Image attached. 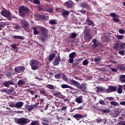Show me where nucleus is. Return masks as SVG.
Returning <instances> with one entry per match:
<instances>
[{
  "mask_svg": "<svg viewBox=\"0 0 125 125\" xmlns=\"http://www.w3.org/2000/svg\"><path fill=\"white\" fill-rule=\"evenodd\" d=\"M70 82L71 84L74 85V86L78 88L80 91H81L83 92H86V87L87 86V84L85 83H83L81 84L76 81L75 80H74L73 79H70Z\"/></svg>",
  "mask_w": 125,
  "mask_h": 125,
  "instance_id": "1",
  "label": "nucleus"
},
{
  "mask_svg": "<svg viewBox=\"0 0 125 125\" xmlns=\"http://www.w3.org/2000/svg\"><path fill=\"white\" fill-rule=\"evenodd\" d=\"M40 29L41 32V37L39 38V40L45 43V42H46L48 40V30L47 29L44 27H41Z\"/></svg>",
  "mask_w": 125,
  "mask_h": 125,
  "instance_id": "2",
  "label": "nucleus"
},
{
  "mask_svg": "<svg viewBox=\"0 0 125 125\" xmlns=\"http://www.w3.org/2000/svg\"><path fill=\"white\" fill-rule=\"evenodd\" d=\"M31 120L27 118H17L14 120V123L20 125H24L26 124H29Z\"/></svg>",
  "mask_w": 125,
  "mask_h": 125,
  "instance_id": "3",
  "label": "nucleus"
},
{
  "mask_svg": "<svg viewBox=\"0 0 125 125\" xmlns=\"http://www.w3.org/2000/svg\"><path fill=\"white\" fill-rule=\"evenodd\" d=\"M40 62L39 61L36 60H31L30 62V65L31 69L33 70H37L39 69Z\"/></svg>",
  "mask_w": 125,
  "mask_h": 125,
  "instance_id": "4",
  "label": "nucleus"
},
{
  "mask_svg": "<svg viewBox=\"0 0 125 125\" xmlns=\"http://www.w3.org/2000/svg\"><path fill=\"white\" fill-rule=\"evenodd\" d=\"M1 15L5 18H8V20H12V15L10 12L8 11L6 9H3L0 12Z\"/></svg>",
  "mask_w": 125,
  "mask_h": 125,
  "instance_id": "5",
  "label": "nucleus"
},
{
  "mask_svg": "<svg viewBox=\"0 0 125 125\" xmlns=\"http://www.w3.org/2000/svg\"><path fill=\"white\" fill-rule=\"evenodd\" d=\"M30 9L28 8H26L24 6H21L19 8V12H20L21 17H24L25 16L29 13Z\"/></svg>",
  "mask_w": 125,
  "mask_h": 125,
  "instance_id": "6",
  "label": "nucleus"
},
{
  "mask_svg": "<svg viewBox=\"0 0 125 125\" xmlns=\"http://www.w3.org/2000/svg\"><path fill=\"white\" fill-rule=\"evenodd\" d=\"M91 33V29H86L84 31V38L87 41H89L92 39V36L90 35Z\"/></svg>",
  "mask_w": 125,
  "mask_h": 125,
  "instance_id": "7",
  "label": "nucleus"
},
{
  "mask_svg": "<svg viewBox=\"0 0 125 125\" xmlns=\"http://www.w3.org/2000/svg\"><path fill=\"white\" fill-rule=\"evenodd\" d=\"M118 89V86H108V88L104 90L107 93H111L112 92H116Z\"/></svg>",
  "mask_w": 125,
  "mask_h": 125,
  "instance_id": "8",
  "label": "nucleus"
},
{
  "mask_svg": "<svg viewBox=\"0 0 125 125\" xmlns=\"http://www.w3.org/2000/svg\"><path fill=\"white\" fill-rule=\"evenodd\" d=\"M87 116V114H76L73 115V118H75L77 121H79L85 118V117Z\"/></svg>",
  "mask_w": 125,
  "mask_h": 125,
  "instance_id": "9",
  "label": "nucleus"
},
{
  "mask_svg": "<svg viewBox=\"0 0 125 125\" xmlns=\"http://www.w3.org/2000/svg\"><path fill=\"white\" fill-rule=\"evenodd\" d=\"M75 5V4L71 0H68L65 2V6L68 9L72 8Z\"/></svg>",
  "mask_w": 125,
  "mask_h": 125,
  "instance_id": "10",
  "label": "nucleus"
},
{
  "mask_svg": "<svg viewBox=\"0 0 125 125\" xmlns=\"http://www.w3.org/2000/svg\"><path fill=\"white\" fill-rule=\"evenodd\" d=\"M14 71L18 73H22L25 71V67L23 66H18L14 68Z\"/></svg>",
  "mask_w": 125,
  "mask_h": 125,
  "instance_id": "11",
  "label": "nucleus"
},
{
  "mask_svg": "<svg viewBox=\"0 0 125 125\" xmlns=\"http://www.w3.org/2000/svg\"><path fill=\"white\" fill-rule=\"evenodd\" d=\"M3 84L5 86V87H6L7 88H9V85H14L15 83H14V81H13V80H9V81H7L4 82Z\"/></svg>",
  "mask_w": 125,
  "mask_h": 125,
  "instance_id": "12",
  "label": "nucleus"
},
{
  "mask_svg": "<svg viewBox=\"0 0 125 125\" xmlns=\"http://www.w3.org/2000/svg\"><path fill=\"white\" fill-rule=\"evenodd\" d=\"M61 61V58L59 56L56 58H55L54 62H53L54 66H57L59 65Z\"/></svg>",
  "mask_w": 125,
  "mask_h": 125,
  "instance_id": "13",
  "label": "nucleus"
},
{
  "mask_svg": "<svg viewBox=\"0 0 125 125\" xmlns=\"http://www.w3.org/2000/svg\"><path fill=\"white\" fill-rule=\"evenodd\" d=\"M24 103L22 101H19L16 104V108L20 109L23 106Z\"/></svg>",
  "mask_w": 125,
  "mask_h": 125,
  "instance_id": "14",
  "label": "nucleus"
},
{
  "mask_svg": "<svg viewBox=\"0 0 125 125\" xmlns=\"http://www.w3.org/2000/svg\"><path fill=\"white\" fill-rule=\"evenodd\" d=\"M86 24L89 26H94V22L90 20L88 18H87L86 20Z\"/></svg>",
  "mask_w": 125,
  "mask_h": 125,
  "instance_id": "15",
  "label": "nucleus"
},
{
  "mask_svg": "<svg viewBox=\"0 0 125 125\" xmlns=\"http://www.w3.org/2000/svg\"><path fill=\"white\" fill-rule=\"evenodd\" d=\"M98 46H100V47H103L102 43L101 42H97L96 43H94L93 44V45H92V47H93V48H95Z\"/></svg>",
  "mask_w": 125,
  "mask_h": 125,
  "instance_id": "16",
  "label": "nucleus"
},
{
  "mask_svg": "<svg viewBox=\"0 0 125 125\" xmlns=\"http://www.w3.org/2000/svg\"><path fill=\"white\" fill-rule=\"evenodd\" d=\"M96 121H97V123H100V122L103 123L102 121H104V122H103V124H106V119L104 118L103 119H102L101 118L98 117V118L96 119Z\"/></svg>",
  "mask_w": 125,
  "mask_h": 125,
  "instance_id": "17",
  "label": "nucleus"
},
{
  "mask_svg": "<svg viewBox=\"0 0 125 125\" xmlns=\"http://www.w3.org/2000/svg\"><path fill=\"white\" fill-rule=\"evenodd\" d=\"M75 102L78 103V104H81L83 102V96H81L76 98Z\"/></svg>",
  "mask_w": 125,
  "mask_h": 125,
  "instance_id": "18",
  "label": "nucleus"
},
{
  "mask_svg": "<svg viewBox=\"0 0 125 125\" xmlns=\"http://www.w3.org/2000/svg\"><path fill=\"white\" fill-rule=\"evenodd\" d=\"M56 114H52V112L48 113L46 114L47 117L49 118V119H54V116Z\"/></svg>",
  "mask_w": 125,
  "mask_h": 125,
  "instance_id": "19",
  "label": "nucleus"
},
{
  "mask_svg": "<svg viewBox=\"0 0 125 125\" xmlns=\"http://www.w3.org/2000/svg\"><path fill=\"white\" fill-rule=\"evenodd\" d=\"M46 87L51 90H54V89H55V87H54V86L51 84H46Z\"/></svg>",
  "mask_w": 125,
  "mask_h": 125,
  "instance_id": "20",
  "label": "nucleus"
},
{
  "mask_svg": "<svg viewBox=\"0 0 125 125\" xmlns=\"http://www.w3.org/2000/svg\"><path fill=\"white\" fill-rule=\"evenodd\" d=\"M97 90H96V92L98 93L104 92L105 91V89L103 88L102 87L100 86H97Z\"/></svg>",
  "mask_w": 125,
  "mask_h": 125,
  "instance_id": "21",
  "label": "nucleus"
},
{
  "mask_svg": "<svg viewBox=\"0 0 125 125\" xmlns=\"http://www.w3.org/2000/svg\"><path fill=\"white\" fill-rule=\"evenodd\" d=\"M61 15L64 18L67 17V16L69 15V12L68 11H63Z\"/></svg>",
  "mask_w": 125,
  "mask_h": 125,
  "instance_id": "22",
  "label": "nucleus"
},
{
  "mask_svg": "<svg viewBox=\"0 0 125 125\" xmlns=\"http://www.w3.org/2000/svg\"><path fill=\"white\" fill-rule=\"evenodd\" d=\"M54 57H55V54L54 53L51 54V55L49 56V57L48 58L49 62H51L54 60Z\"/></svg>",
  "mask_w": 125,
  "mask_h": 125,
  "instance_id": "23",
  "label": "nucleus"
},
{
  "mask_svg": "<svg viewBox=\"0 0 125 125\" xmlns=\"http://www.w3.org/2000/svg\"><path fill=\"white\" fill-rule=\"evenodd\" d=\"M80 6H81L82 8L85 9L86 7H88V4L84 2H83L80 3Z\"/></svg>",
  "mask_w": 125,
  "mask_h": 125,
  "instance_id": "24",
  "label": "nucleus"
},
{
  "mask_svg": "<svg viewBox=\"0 0 125 125\" xmlns=\"http://www.w3.org/2000/svg\"><path fill=\"white\" fill-rule=\"evenodd\" d=\"M77 36V34L75 32L71 33L69 35V38L70 39H75Z\"/></svg>",
  "mask_w": 125,
  "mask_h": 125,
  "instance_id": "25",
  "label": "nucleus"
},
{
  "mask_svg": "<svg viewBox=\"0 0 125 125\" xmlns=\"http://www.w3.org/2000/svg\"><path fill=\"white\" fill-rule=\"evenodd\" d=\"M25 83V81H24L22 79H21V80H19V81L18 82L17 84L19 86H20L21 85H24Z\"/></svg>",
  "mask_w": 125,
  "mask_h": 125,
  "instance_id": "26",
  "label": "nucleus"
},
{
  "mask_svg": "<svg viewBox=\"0 0 125 125\" xmlns=\"http://www.w3.org/2000/svg\"><path fill=\"white\" fill-rule=\"evenodd\" d=\"M39 92L42 94V95H43L44 96L48 97V94L46 92H45L44 90L41 89L40 90Z\"/></svg>",
  "mask_w": 125,
  "mask_h": 125,
  "instance_id": "27",
  "label": "nucleus"
},
{
  "mask_svg": "<svg viewBox=\"0 0 125 125\" xmlns=\"http://www.w3.org/2000/svg\"><path fill=\"white\" fill-rule=\"evenodd\" d=\"M13 38L15 39H18L21 40H23L24 39V38L23 36H13Z\"/></svg>",
  "mask_w": 125,
  "mask_h": 125,
  "instance_id": "28",
  "label": "nucleus"
},
{
  "mask_svg": "<svg viewBox=\"0 0 125 125\" xmlns=\"http://www.w3.org/2000/svg\"><path fill=\"white\" fill-rule=\"evenodd\" d=\"M110 104L112 106H120V104H119L118 102H116L115 101H111L110 102Z\"/></svg>",
  "mask_w": 125,
  "mask_h": 125,
  "instance_id": "29",
  "label": "nucleus"
},
{
  "mask_svg": "<svg viewBox=\"0 0 125 125\" xmlns=\"http://www.w3.org/2000/svg\"><path fill=\"white\" fill-rule=\"evenodd\" d=\"M123 86L121 85H119V88L118 89V93L120 94L122 93L123 92Z\"/></svg>",
  "mask_w": 125,
  "mask_h": 125,
  "instance_id": "30",
  "label": "nucleus"
},
{
  "mask_svg": "<svg viewBox=\"0 0 125 125\" xmlns=\"http://www.w3.org/2000/svg\"><path fill=\"white\" fill-rule=\"evenodd\" d=\"M49 122L47 120L45 119H42V125H49Z\"/></svg>",
  "mask_w": 125,
  "mask_h": 125,
  "instance_id": "31",
  "label": "nucleus"
},
{
  "mask_svg": "<svg viewBox=\"0 0 125 125\" xmlns=\"http://www.w3.org/2000/svg\"><path fill=\"white\" fill-rule=\"evenodd\" d=\"M120 80L122 83H125V75H121V76H120Z\"/></svg>",
  "mask_w": 125,
  "mask_h": 125,
  "instance_id": "32",
  "label": "nucleus"
},
{
  "mask_svg": "<svg viewBox=\"0 0 125 125\" xmlns=\"http://www.w3.org/2000/svg\"><path fill=\"white\" fill-rule=\"evenodd\" d=\"M76 55V53L74 52L69 54V58L74 59L75 58V56Z\"/></svg>",
  "mask_w": 125,
  "mask_h": 125,
  "instance_id": "33",
  "label": "nucleus"
},
{
  "mask_svg": "<svg viewBox=\"0 0 125 125\" xmlns=\"http://www.w3.org/2000/svg\"><path fill=\"white\" fill-rule=\"evenodd\" d=\"M30 125H40V123L37 121H33L32 122L30 123Z\"/></svg>",
  "mask_w": 125,
  "mask_h": 125,
  "instance_id": "34",
  "label": "nucleus"
},
{
  "mask_svg": "<svg viewBox=\"0 0 125 125\" xmlns=\"http://www.w3.org/2000/svg\"><path fill=\"white\" fill-rule=\"evenodd\" d=\"M28 23L27 22H24L22 23V27L24 29H26L28 28Z\"/></svg>",
  "mask_w": 125,
  "mask_h": 125,
  "instance_id": "35",
  "label": "nucleus"
},
{
  "mask_svg": "<svg viewBox=\"0 0 125 125\" xmlns=\"http://www.w3.org/2000/svg\"><path fill=\"white\" fill-rule=\"evenodd\" d=\"M61 73H58L55 75V78L56 79H60L61 78Z\"/></svg>",
  "mask_w": 125,
  "mask_h": 125,
  "instance_id": "36",
  "label": "nucleus"
},
{
  "mask_svg": "<svg viewBox=\"0 0 125 125\" xmlns=\"http://www.w3.org/2000/svg\"><path fill=\"white\" fill-rule=\"evenodd\" d=\"M33 33H34V35H39V32H38L37 28L36 27H34Z\"/></svg>",
  "mask_w": 125,
  "mask_h": 125,
  "instance_id": "37",
  "label": "nucleus"
},
{
  "mask_svg": "<svg viewBox=\"0 0 125 125\" xmlns=\"http://www.w3.org/2000/svg\"><path fill=\"white\" fill-rule=\"evenodd\" d=\"M62 80L64 81H67L68 79L67 78V76H66L64 73H62Z\"/></svg>",
  "mask_w": 125,
  "mask_h": 125,
  "instance_id": "38",
  "label": "nucleus"
},
{
  "mask_svg": "<svg viewBox=\"0 0 125 125\" xmlns=\"http://www.w3.org/2000/svg\"><path fill=\"white\" fill-rule=\"evenodd\" d=\"M53 94L55 97H58L59 95H61L62 94V93L60 92H55L53 93Z\"/></svg>",
  "mask_w": 125,
  "mask_h": 125,
  "instance_id": "39",
  "label": "nucleus"
},
{
  "mask_svg": "<svg viewBox=\"0 0 125 125\" xmlns=\"http://www.w3.org/2000/svg\"><path fill=\"white\" fill-rule=\"evenodd\" d=\"M120 47V43L117 42L114 44V49H117Z\"/></svg>",
  "mask_w": 125,
  "mask_h": 125,
  "instance_id": "40",
  "label": "nucleus"
},
{
  "mask_svg": "<svg viewBox=\"0 0 125 125\" xmlns=\"http://www.w3.org/2000/svg\"><path fill=\"white\" fill-rule=\"evenodd\" d=\"M116 38L119 40H122L123 39H124V36L123 35H117L116 36Z\"/></svg>",
  "mask_w": 125,
  "mask_h": 125,
  "instance_id": "41",
  "label": "nucleus"
},
{
  "mask_svg": "<svg viewBox=\"0 0 125 125\" xmlns=\"http://www.w3.org/2000/svg\"><path fill=\"white\" fill-rule=\"evenodd\" d=\"M70 86H69L68 85L66 84H62L61 87L62 88L64 89V88H69Z\"/></svg>",
  "mask_w": 125,
  "mask_h": 125,
  "instance_id": "42",
  "label": "nucleus"
},
{
  "mask_svg": "<svg viewBox=\"0 0 125 125\" xmlns=\"http://www.w3.org/2000/svg\"><path fill=\"white\" fill-rule=\"evenodd\" d=\"M9 106L12 108H16V104H15V103H10Z\"/></svg>",
  "mask_w": 125,
  "mask_h": 125,
  "instance_id": "43",
  "label": "nucleus"
},
{
  "mask_svg": "<svg viewBox=\"0 0 125 125\" xmlns=\"http://www.w3.org/2000/svg\"><path fill=\"white\" fill-rule=\"evenodd\" d=\"M99 104H102V105H106V104H105L104 103V100H100L99 101Z\"/></svg>",
  "mask_w": 125,
  "mask_h": 125,
  "instance_id": "44",
  "label": "nucleus"
},
{
  "mask_svg": "<svg viewBox=\"0 0 125 125\" xmlns=\"http://www.w3.org/2000/svg\"><path fill=\"white\" fill-rule=\"evenodd\" d=\"M49 24H56V21L54 20H52L49 21Z\"/></svg>",
  "mask_w": 125,
  "mask_h": 125,
  "instance_id": "45",
  "label": "nucleus"
},
{
  "mask_svg": "<svg viewBox=\"0 0 125 125\" xmlns=\"http://www.w3.org/2000/svg\"><path fill=\"white\" fill-rule=\"evenodd\" d=\"M101 111L103 113H108L109 112V109H102Z\"/></svg>",
  "mask_w": 125,
  "mask_h": 125,
  "instance_id": "46",
  "label": "nucleus"
},
{
  "mask_svg": "<svg viewBox=\"0 0 125 125\" xmlns=\"http://www.w3.org/2000/svg\"><path fill=\"white\" fill-rule=\"evenodd\" d=\"M110 16L111 17H117V15L115 13H110Z\"/></svg>",
  "mask_w": 125,
  "mask_h": 125,
  "instance_id": "47",
  "label": "nucleus"
},
{
  "mask_svg": "<svg viewBox=\"0 0 125 125\" xmlns=\"http://www.w3.org/2000/svg\"><path fill=\"white\" fill-rule=\"evenodd\" d=\"M88 63V61L87 60H84L83 62V65L84 66H85L86 65H87Z\"/></svg>",
  "mask_w": 125,
  "mask_h": 125,
  "instance_id": "48",
  "label": "nucleus"
},
{
  "mask_svg": "<svg viewBox=\"0 0 125 125\" xmlns=\"http://www.w3.org/2000/svg\"><path fill=\"white\" fill-rule=\"evenodd\" d=\"M112 20H113L115 22H119L120 21V19H119L118 18H116V17L112 18Z\"/></svg>",
  "mask_w": 125,
  "mask_h": 125,
  "instance_id": "49",
  "label": "nucleus"
},
{
  "mask_svg": "<svg viewBox=\"0 0 125 125\" xmlns=\"http://www.w3.org/2000/svg\"><path fill=\"white\" fill-rule=\"evenodd\" d=\"M119 32L121 34H124L125 33V31L124 29H120L119 30Z\"/></svg>",
  "mask_w": 125,
  "mask_h": 125,
  "instance_id": "50",
  "label": "nucleus"
},
{
  "mask_svg": "<svg viewBox=\"0 0 125 125\" xmlns=\"http://www.w3.org/2000/svg\"><path fill=\"white\" fill-rule=\"evenodd\" d=\"M33 2L36 4H40L41 3L40 0H34Z\"/></svg>",
  "mask_w": 125,
  "mask_h": 125,
  "instance_id": "51",
  "label": "nucleus"
},
{
  "mask_svg": "<svg viewBox=\"0 0 125 125\" xmlns=\"http://www.w3.org/2000/svg\"><path fill=\"white\" fill-rule=\"evenodd\" d=\"M33 109V105H30V107L27 108V111H28L29 112H31Z\"/></svg>",
  "mask_w": 125,
  "mask_h": 125,
  "instance_id": "52",
  "label": "nucleus"
},
{
  "mask_svg": "<svg viewBox=\"0 0 125 125\" xmlns=\"http://www.w3.org/2000/svg\"><path fill=\"white\" fill-rule=\"evenodd\" d=\"M68 88H70L71 90H73L74 91H78V89H76L75 88L71 86H69Z\"/></svg>",
  "mask_w": 125,
  "mask_h": 125,
  "instance_id": "53",
  "label": "nucleus"
},
{
  "mask_svg": "<svg viewBox=\"0 0 125 125\" xmlns=\"http://www.w3.org/2000/svg\"><path fill=\"white\" fill-rule=\"evenodd\" d=\"M68 62L70 63H73V62H74V58H70L69 59H68Z\"/></svg>",
  "mask_w": 125,
  "mask_h": 125,
  "instance_id": "54",
  "label": "nucleus"
},
{
  "mask_svg": "<svg viewBox=\"0 0 125 125\" xmlns=\"http://www.w3.org/2000/svg\"><path fill=\"white\" fill-rule=\"evenodd\" d=\"M106 99H107L109 101H111L114 100V98L112 97H108L106 98Z\"/></svg>",
  "mask_w": 125,
  "mask_h": 125,
  "instance_id": "55",
  "label": "nucleus"
},
{
  "mask_svg": "<svg viewBox=\"0 0 125 125\" xmlns=\"http://www.w3.org/2000/svg\"><path fill=\"white\" fill-rule=\"evenodd\" d=\"M80 12L83 14V15H84L86 13V10L82 9V10L80 11Z\"/></svg>",
  "mask_w": 125,
  "mask_h": 125,
  "instance_id": "56",
  "label": "nucleus"
},
{
  "mask_svg": "<svg viewBox=\"0 0 125 125\" xmlns=\"http://www.w3.org/2000/svg\"><path fill=\"white\" fill-rule=\"evenodd\" d=\"M94 61L96 62H98L100 61V59L99 58H95L94 59Z\"/></svg>",
  "mask_w": 125,
  "mask_h": 125,
  "instance_id": "57",
  "label": "nucleus"
},
{
  "mask_svg": "<svg viewBox=\"0 0 125 125\" xmlns=\"http://www.w3.org/2000/svg\"><path fill=\"white\" fill-rule=\"evenodd\" d=\"M16 46H17L16 44H13L11 45V47H12L14 49H16Z\"/></svg>",
  "mask_w": 125,
  "mask_h": 125,
  "instance_id": "58",
  "label": "nucleus"
},
{
  "mask_svg": "<svg viewBox=\"0 0 125 125\" xmlns=\"http://www.w3.org/2000/svg\"><path fill=\"white\" fill-rule=\"evenodd\" d=\"M119 54L120 55H124L125 54V51L124 50H120L119 52Z\"/></svg>",
  "mask_w": 125,
  "mask_h": 125,
  "instance_id": "59",
  "label": "nucleus"
},
{
  "mask_svg": "<svg viewBox=\"0 0 125 125\" xmlns=\"http://www.w3.org/2000/svg\"><path fill=\"white\" fill-rule=\"evenodd\" d=\"M53 11V8H49L47 10V12H48L50 13H52Z\"/></svg>",
  "mask_w": 125,
  "mask_h": 125,
  "instance_id": "60",
  "label": "nucleus"
},
{
  "mask_svg": "<svg viewBox=\"0 0 125 125\" xmlns=\"http://www.w3.org/2000/svg\"><path fill=\"white\" fill-rule=\"evenodd\" d=\"M98 42V41L96 39H94L93 40H92V42H93V43H97Z\"/></svg>",
  "mask_w": 125,
  "mask_h": 125,
  "instance_id": "61",
  "label": "nucleus"
},
{
  "mask_svg": "<svg viewBox=\"0 0 125 125\" xmlns=\"http://www.w3.org/2000/svg\"><path fill=\"white\" fill-rule=\"evenodd\" d=\"M120 104L123 106H125V101L120 102Z\"/></svg>",
  "mask_w": 125,
  "mask_h": 125,
  "instance_id": "62",
  "label": "nucleus"
},
{
  "mask_svg": "<svg viewBox=\"0 0 125 125\" xmlns=\"http://www.w3.org/2000/svg\"><path fill=\"white\" fill-rule=\"evenodd\" d=\"M67 106H62L61 108L62 110H67Z\"/></svg>",
  "mask_w": 125,
  "mask_h": 125,
  "instance_id": "63",
  "label": "nucleus"
},
{
  "mask_svg": "<svg viewBox=\"0 0 125 125\" xmlns=\"http://www.w3.org/2000/svg\"><path fill=\"white\" fill-rule=\"evenodd\" d=\"M15 28L17 30H19L21 29V26L20 25H16L15 26Z\"/></svg>",
  "mask_w": 125,
  "mask_h": 125,
  "instance_id": "64",
  "label": "nucleus"
}]
</instances>
